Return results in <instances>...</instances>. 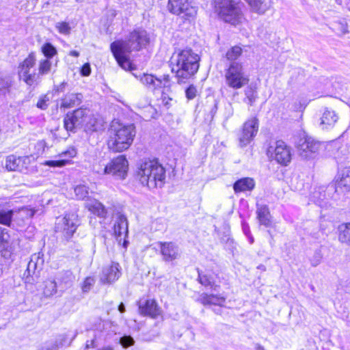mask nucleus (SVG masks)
Wrapping results in <instances>:
<instances>
[{"mask_svg":"<svg viewBox=\"0 0 350 350\" xmlns=\"http://www.w3.org/2000/svg\"><path fill=\"white\" fill-rule=\"evenodd\" d=\"M242 54V49L240 46H234L230 48L226 53V59L228 61V66L233 62H238L237 60Z\"/></svg>","mask_w":350,"mask_h":350,"instance_id":"473e14b6","label":"nucleus"},{"mask_svg":"<svg viewBox=\"0 0 350 350\" xmlns=\"http://www.w3.org/2000/svg\"><path fill=\"white\" fill-rule=\"evenodd\" d=\"M36 62V54L31 52L18 67V76L27 85L31 86L38 83V75L33 69Z\"/></svg>","mask_w":350,"mask_h":350,"instance_id":"6e6552de","label":"nucleus"},{"mask_svg":"<svg viewBox=\"0 0 350 350\" xmlns=\"http://www.w3.org/2000/svg\"><path fill=\"white\" fill-rule=\"evenodd\" d=\"M332 29L338 36H343L348 33V25L345 19L334 21L332 23Z\"/></svg>","mask_w":350,"mask_h":350,"instance_id":"f704fd0d","label":"nucleus"},{"mask_svg":"<svg viewBox=\"0 0 350 350\" xmlns=\"http://www.w3.org/2000/svg\"><path fill=\"white\" fill-rule=\"evenodd\" d=\"M199 55L191 49L180 50L170 58L172 72L176 74L178 83H185L192 77L199 68Z\"/></svg>","mask_w":350,"mask_h":350,"instance_id":"f03ea898","label":"nucleus"},{"mask_svg":"<svg viewBox=\"0 0 350 350\" xmlns=\"http://www.w3.org/2000/svg\"><path fill=\"white\" fill-rule=\"evenodd\" d=\"M134 342V339L131 336H124L120 339V343L124 348L132 346Z\"/></svg>","mask_w":350,"mask_h":350,"instance_id":"79ce46f5","label":"nucleus"},{"mask_svg":"<svg viewBox=\"0 0 350 350\" xmlns=\"http://www.w3.org/2000/svg\"><path fill=\"white\" fill-rule=\"evenodd\" d=\"M321 147V143L311 137L300 139L297 150L300 157L304 159L315 157Z\"/></svg>","mask_w":350,"mask_h":350,"instance_id":"4468645a","label":"nucleus"},{"mask_svg":"<svg viewBox=\"0 0 350 350\" xmlns=\"http://www.w3.org/2000/svg\"><path fill=\"white\" fill-rule=\"evenodd\" d=\"M76 198L83 200L88 197L89 188L85 185H79L75 187Z\"/></svg>","mask_w":350,"mask_h":350,"instance_id":"4c0bfd02","label":"nucleus"},{"mask_svg":"<svg viewBox=\"0 0 350 350\" xmlns=\"http://www.w3.org/2000/svg\"><path fill=\"white\" fill-rule=\"evenodd\" d=\"M256 350H265L264 347L260 344H256L255 345Z\"/></svg>","mask_w":350,"mask_h":350,"instance_id":"680f3d73","label":"nucleus"},{"mask_svg":"<svg viewBox=\"0 0 350 350\" xmlns=\"http://www.w3.org/2000/svg\"><path fill=\"white\" fill-rule=\"evenodd\" d=\"M49 101V99H46V96L43 98H41L38 100L37 103V107L40 108V109L44 110L48 107L47 102Z\"/></svg>","mask_w":350,"mask_h":350,"instance_id":"864d4df0","label":"nucleus"},{"mask_svg":"<svg viewBox=\"0 0 350 350\" xmlns=\"http://www.w3.org/2000/svg\"><path fill=\"white\" fill-rule=\"evenodd\" d=\"M91 73V68H90V64L88 63H86L85 64H83V66H82L81 69V75L83 76H89Z\"/></svg>","mask_w":350,"mask_h":350,"instance_id":"603ef678","label":"nucleus"},{"mask_svg":"<svg viewBox=\"0 0 350 350\" xmlns=\"http://www.w3.org/2000/svg\"><path fill=\"white\" fill-rule=\"evenodd\" d=\"M39 256L36 254H34L31 256V258L30 261L28 263L27 271L28 272V274L30 275L31 272L34 273V271L36 268L37 262H36L34 260H38Z\"/></svg>","mask_w":350,"mask_h":350,"instance_id":"c03bdc74","label":"nucleus"},{"mask_svg":"<svg viewBox=\"0 0 350 350\" xmlns=\"http://www.w3.org/2000/svg\"><path fill=\"white\" fill-rule=\"evenodd\" d=\"M43 285V294L46 297H50L57 293V283L55 280H46Z\"/></svg>","mask_w":350,"mask_h":350,"instance_id":"72a5a7b5","label":"nucleus"},{"mask_svg":"<svg viewBox=\"0 0 350 350\" xmlns=\"http://www.w3.org/2000/svg\"><path fill=\"white\" fill-rule=\"evenodd\" d=\"M255 187V181L253 178L246 177L237 180L233 185L235 193L251 191Z\"/></svg>","mask_w":350,"mask_h":350,"instance_id":"5701e85b","label":"nucleus"},{"mask_svg":"<svg viewBox=\"0 0 350 350\" xmlns=\"http://www.w3.org/2000/svg\"><path fill=\"white\" fill-rule=\"evenodd\" d=\"M251 10L259 14H263L271 5V0H245Z\"/></svg>","mask_w":350,"mask_h":350,"instance_id":"393cba45","label":"nucleus"},{"mask_svg":"<svg viewBox=\"0 0 350 350\" xmlns=\"http://www.w3.org/2000/svg\"><path fill=\"white\" fill-rule=\"evenodd\" d=\"M85 207L92 213L100 218H105L107 217V211L106 208L101 202L95 199L89 200L85 203Z\"/></svg>","mask_w":350,"mask_h":350,"instance_id":"aec40b11","label":"nucleus"},{"mask_svg":"<svg viewBox=\"0 0 350 350\" xmlns=\"http://www.w3.org/2000/svg\"><path fill=\"white\" fill-rule=\"evenodd\" d=\"M88 118H85V122H84V125L83 129L87 133H91L94 131H98L101 129V124L99 123L98 120L94 116V115L90 112V110L88 109V113H87Z\"/></svg>","mask_w":350,"mask_h":350,"instance_id":"bb28decb","label":"nucleus"},{"mask_svg":"<svg viewBox=\"0 0 350 350\" xmlns=\"http://www.w3.org/2000/svg\"><path fill=\"white\" fill-rule=\"evenodd\" d=\"M159 247L163 259L165 261L174 260L180 255L178 246L173 242H160Z\"/></svg>","mask_w":350,"mask_h":350,"instance_id":"f3484780","label":"nucleus"},{"mask_svg":"<svg viewBox=\"0 0 350 350\" xmlns=\"http://www.w3.org/2000/svg\"><path fill=\"white\" fill-rule=\"evenodd\" d=\"M103 167L96 170V172L100 174H109L113 176L116 179H124L128 173L129 162L124 155H119L113 159Z\"/></svg>","mask_w":350,"mask_h":350,"instance_id":"0eeeda50","label":"nucleus"},{"mask_svg":"<svg viewBox=\"0 0 350 350\" xmlns=\"http://www.w3.org/2000/svg\"><path fill=\"white\" fill-rule=\"evenodd\" d=\"M257 218L261 225L266 227L271 226V214L267 205L256 204Z\"/></svg>","mask_w":350,"mask_h":350,"instance_id":"4be33fe9","label":"nucleus"},{"mask_svg":"<svg viewBox=\"0 0 350 350\" xmlns=\"http://www.w3.org/2000/svg\"><path fill=\"white\" fill-rule=\"evenodd\" d=\"M78 223L79 219L76 214H66L64 217L57 219L55 230L57 233H60L64 239L68 241L76 232Z\"/></svg>","mask_w":350,"mask_h":350,"instance_id":"1a4fd4ad","label":"nucleus"},{"mask_svg":"<svg viewBox=\"0 0 350 350\" xmlns=\"http://www.w3.org/2000/svg\"><path fill=\"white\" fill-rule=\"evenodd\" d=\"M114 234L117 240L120 242L122 239V235L124 237L128 234V221L127 218L124 215H120L113 226Z\"/></svg>","mask_w":350,"mask_h":350,"instance_id":"6ab92c4d","label":"nucleus"},{"mask_svg":"<svg viewBox=\"0 0 350 350\" xmlns=\"http://www.w3.org/2000/svg\"><path fill=\"white\" fill-rule=\"evenodd\" d=\"M135 133V127L133 124H112L109 130V149L115 152L127 150L132 144Z\"/></svg>","mask_w":350,"mask_h":350,"instance_id":"20e7f679","label":"nucleus"},{"mask_svg":"<svg viewBox=\"0 0 350 350\" xmlns=\"http://www.w3.org/2000/svg\"><path fill=\"white\" fill-rule=\"evenodd\" d=\"M161 100L163 105L167 108H169L171 105L170 101L172 100V98L167 96L165 94H163L161 96Z\"/></svg>","mask_w":350,"mask_h":350,"instance_id":"5fc2aeb1","label":"nucleus"},{"mask_svg":"<svg viewBox=\"0 0 350 350\" xmlns=\"http://www.w3.org/2000/svg\"><path fill=\"white\" fill-rule=\"evenodd\" d=\"M120 269V265L113 262L110 265L104 267L100 276V282L104 284L114 282L121 275Z\"/></svg>","mask_w":350,"mask_h":350,"instance_id":"2eb2a0df","label":"nucleus"},{"mask_svg":"<svg viewBox=\"0 0 350 350\" xmlns=\"http://www.w3.org/2000/svg\"><path fill=\"white\" fill-rule=\"evenodd\" d=\"M118 310L121 312V313H123L125 312L126 309H125V306L124 304L121 302L119 306H118Z\"/></svg>","mask_w":350,"mask_h":350,"instance_id":"13d9d810","label":"nucleus"},{"mask_svg":"<svg viewBox=\"0 0 350 350\" xmlns=\"http://www.w3.org/2000/svg\"><path fill=\"white\" fill-rule=\"evenodd\" d=\"M242 230L246 236L250 235L251 232L248 224L245 222H242Z\"/></svg>","mask_w":350,"mask_h":350,"instance_id":"6e6d98bb","label":"nucleus"},{"mask_svg":"<svg viewBox=\"0 0 350 350\" xmlns=\"http://www.w3.org/2000/svg\"><path fill=\"white\" fill-rule=\"evenodd\" d=\"M149 40L150 38L146 30L136 29L130 33L126 40L112 42L110 49L119 66L126 70L131 65L127 53L133 51H139L149 43Z\"/></svg>","mask_w":350,"mask_h":350,"instance_id":"f257e3e1","label":"nucleus"},{"mask_svg":"<svg viewBox=\"0 0 350 350\" xmlns=\"http://www.w3.org/2000/svg\"><path fill=\"white\" fill-rule=\"evenodd\" d=\"M41 51L45 57V59H51L57 54V49L50 42L44 43L41 47Z\"/></svg>","mask_w":350,"mask_h":350,"instance_id":"c9c22d12","label":"nucleus"},{"mask_svg":"<svg viewBox=\"0 0 350 350\" xmlns=\"http://www.w3.org/2000/svg\"><path fill=\"white\" fill-rule=\"evenodd\" d=\"M9 238L7 229L0 227V245L8 243Z\"/></svg>","mask_w":350,"mask_h":350,"instance_id":"a18cd8bd","label":"nucleus"},{"mask_svg":"<svg viewBox=\"0 0 350 350\" xmlns=\"http://www.w3.org/2000/svg\"><path fill=\"white\" fill-rule=\"evenodd\" d=\"M340 181L341 184H343L345 186L347 185L348 183H350V167L345 168L342 171Z\"/></svg>","mask_w":350,"mask_h":350,"instance_id":"37998d69","label":"nucleus"},{"mask_svg":"<svg viewBox=\"0 0 350 350\" xmlns=\"http://www.w3.org/2000/svg\"><path fill=\"white\" fill-rule=\"evenodd\" d=\"M63 345V342H58L57 340L52 341L50 342H48L45 345L44 349L46 350H57L59 349V347Z\"/></svg>","mask_w":350,"mask_h":350,"instance_id":"09e8293b","label":"nucleus"},{"mask_svg":"<svg viewBox=\"0 0 350 350\" xmlns=\"http://www.w3.org/2000/svg\"><path fill=\"white\" fill-rule=\"evenodd\" d=\"M88 108L80 107L66 113L64 119V126L67 131L75 133L77 129H82L85 118H88Z\"/></svg>","mask_w":350,"mask_h":350,"instance_id":"9b49d317","label":"nucleus"},{"mask_svg":"<svg viewBox=\"0 0 350 350\" xmlns=\"http://www.w3.org/2000/svg\"><path fill=\"white\" fill-rule=\"evenodd\" d=\"M196 93L197 90L193 85H189L185 90L186 96L189 100L193 99L196 96Z\"/></svg>","mask_w":350,"mask_h":350,"instance_id":"8fccbe9b","label":"nucleus"},{"mask_svg":"<svg viewBox=\"0 0 350 350\" xmlns=\"http://www.w3.org/2000/svg\"><path fill=\"white\" fill-rule=\"evenodd\" d=\"M137 306L142 315L155 318L160 314L159 308L154 299L142 298L137 302Z\"/></svg>","mask_w":350,"mask_h":350,"instance_id":"dca6fc26","label":"nucleus"},{"mask_svg":"<svg viewBox=\"0 0 350 350\" xmlns=\"http://www.w3.org/2000/svg\"><path fill=\"white\" fill-rule=\"evenodd\" d=\"M52 69V62L50 59H42L38 64V83L40 82L41 76L48 75Z\"/></svg>","mask_w":350,"mask_h":350,"instance_id":"2f4dec72","label":"nucleus"},{"mask_svg":"<svg viewBox=\"0 0 350 350\" xmlns=\"http://www.w3.org/2000/svg\"><path fill=\"white\" fill-rule=\"evenodd\" d=\"M66 85V83L62 82L59 85H57L54 88V91L55 92H62L64 91L65 86Z\"/></svg>","mask_w":350,"mask_h":350,"instance_id":"4d7b16f0","label":"nucleus"},{"mask_svg":"<svg viewBox=\"0 0 350 350\" xmlns=\"http://www.w3.org/2000/svg\"><path fill=\"white\" fill-rule=\"evenodd\" d=\"M215 3L216 11L225 22L236 25L243 21L244 17L239 2L235 0H221Z\"/></svg>","mask_w":350,"mask_h":350,"instance_id":"39448f33","label":"nucleus"},{"mask_svg":"<svg viewBox=\"0 0 350 350\" xmlns=\"http://www.w3.org/2000/svg\"><path fill=\"white\" fill-rule=\"evenodd\" d=\"M226 298L221 295L211 294V305L221 306L225 302Z\"/></svg>","mask_w":350,"mask_h":350,"instance_id":"de8ad7c7","label":"nucleus"},{"mask_svg":"<svg viewBox=\"0 0 350 350\" xmlns=\"http://www.w3.org/2000/svg\"><path fill=\"white\" fill-rule=\"evenodd\" d=\"M70 55L74 56V57H79V53L77 51H71L69 53Z\"/></svg>","mask_w":350,"mask_h":350,"instance_id":"bf43d9fd","label":"nucleus"},{"mask_svg":"<svg viewBox=\"0 0 350 350\" xmlns=\"http://www.w3.org/2000/svg\"><path fill=\"white\" fill-rule=\"evenodd\" d=\"M13 211L10 209H0V224L10 226L13 217Z\"/></svg>","mask_w":350,"mask_h":350,"instance_id":"e433bc0d","label":"nucleus"},{"mask_svg":"<svg viewBox=\"0 0 350 350\" xmlns=\"http://www.w3.org/2000/svg\"><path fill=\"white\" fill-rule=\"evenodd\" d=\"M338 117L333 110L325 109L321 118V126L323 129H329L337 122Z\"/></svg>","mask_w":350,"mask_h":350,"instance_id":"412c9836","label":"nucleus"},{"mask_svg":"<svg viewBox=\"0 0 350 350\" xmlns=\"http://www.w3.org/2000/svg\"><path fill=\"white\" fill-rule=\"evenodd\" d=\"M338 239L342 243L350 245V223L342 224L338 227Z\"/></svg>","mask_w":350,"mask_h":350,"instance_id":"c756f323","label":"nucleus"},{"mask_svg":"<svg viewBox=\"0 0 350 350\" xmlns=\"http://www.w3.org/2000/svg\"><path fill=\"white\" fill-rule=\"evenodd\" d=\"M245 98L243 101L248 104L250 106H253L256 99L258 98L257 88L255 85H248L244 90Z\"/></svg>","mask_w":350,"mask_h":350,"instance_id":"c85d7f7f","label":"nucleus"},{"mask_svg":"<svg viewBox=\"0 0 350 350\" xmlns=\"http://www.w3.org/2000/svg\"><path fill=\"white\" fill-rule=\"evenodd\" d=\"M258 131V120L253 118L246 121L238 134L239 145L241 147H245L249 144L256 136Z\"/></svg>","mask_w":350,"mask_h":350,"instance_id":"ddd939ff","label":"nucleus"},{"mask_svg":"<svg viewBox=\"0 0 350 350\" xmlns=\"http://www.w3.org/2000/svg\"><path fill=\"white\" fill-rule=\"evenodd\" d=\"M95 283V280L92 277H87L83 281L81 289L83 293H88L90 291L92 287L94 286Z\"/></svg>","mask_w":350,"mask_h":350,"instance_id":"ea45409f","label":"nucleus"},{"mask_svg":"<svg viewBox=\"0 0 350 350\" xmlns=\"http://www.w3.org/2000/svg\"><path fill=\"white\" fill-rule=\"evenodd\" d=\"M29 159L25 157H16L15 155H9L5 160V167L9 171L23 172L27 170V161Z\"/></svg>","mask_w":350,"mask_h":350,"instance_id":"a211bd4d","label":"nucleus"},{"mask_svg":"<svg viewBox=\"0 0 350 350\" xmlns=\"http://www.w3.org/2000/svg\"><path fill=\"white\" fill-rule=\"evenodd\" d=\"M169 81V76L164 77V83L163 85H166V83Z\"/></svg>","mask_w":350,"mask_h":350,"instance_id":"0e129e2a","label":"nucleus"},{"mask_svg":"<svg viewBox=\"0 0 350 350\" xmlns=\"http://www.w3.org/2000/svg\"><path fill=\"white\" fill-rule=\"evenodd\" d=\"M238 95V92H234L232 95L233 98Z\"/></svg>","mask_w":350,"mask_h":350,"instance_id":"774afa93","label":"nucleus"},{"mask_svg":"<svg viewBox=\"0 0 350 350\" xmlns=\"http://www.w3.org/2000/svg\"><path fill=\"white\" fill-rule=\"evenodd\" d=\"M137 173L141 183L150 189L161 187L164 184L165 170L156 160H142Z\"/></svg>","mask_w":350,"mask_h":350,"instance_id":"7ed1b4c3","label":"nucleus"},{"mask_svg":"<svg viewBox=\"0 0 350 350\" xmlns=\"http://www.w3.org/2000/svg\"><path fill=\"white\" fill-rule=\"evenodd\" d=\"M60 285L62 284H64L65 287H69L71 286L72 280H73V275L71 271H66L61 273V276L59 278H58Z\"/></svg>","mask_w":350,"mask_h":350,"instance_id":"58836bf2","label":"nucleus"},{"mask_svg":"<svg viewBox=\"0 0 350 350\" xmlns=\"http://www.w3.org/2000/svg\"><path fill=\"white\" fill-rule=\"evenodd\" d=\"M248 76L243 70L240 62H233L228 65L225 72L226 84L233 90L242 88L249 82Z\"/></svg>","mask_w":350,"mask_h":350,"instance_id":"423d86ee","label":"nucleus"},{"mask_svg":"<svg viewBox=\"0 0 350 350\" xmlns=\"http://www.w3.org/2000/svg\"><path fill=\"white\" fill-rule=\"evenodd\" d=\"M11 86V81H7L5 83L4 88H9Z\"/></svg>","mask_w":350,"mask_h":350,"instance_id":"e2e57ef3","label":"nucleus"},{"mask_svg":"<svg viewBox=\"0 0 350 350\" xmlns=\"http://www.w3.org/2000/svg\"><path fill=\"white\" fill-rule=\"evenodd\" d=\"M268 154L278 163L287 166L292 159V150L284 142L279 140L270 146L267 150Z\"/></svg>","mask_w":350,"mask_h":350,"instance_id":"9d476101","label":"nucleus"},{"mask_svg":"<svg viewBox=\"0 0 350 350\" xmlns=\"http://www.w3.org/2000/svg\"><path fill=\"white\" fill-rule=\"evenodd\" d=\"M322 259V255L321 254L320 251H315L314 253L313 256L310 259V262L312 266L317 267L319 265Z\"/></svg>","mask_w":350,"mask_h":350,"instance_id":"49530a36","label":"nucleus"},{"mask_svg":"<svg viewBox=\"0 0 350 350\" xmlns=\"http://www.w3.org/2000/svg\"><path fill=\"white\" fill-rule=\"evenodd\" d=\"M94 341L92 340H91L90 342L89 341H87V343H86V349H88L91 347H93V344H94Z\"/></svg>","mask_w":350,"mask_h":350,"instance_id":"052dcab7","label":"nucleus"},{"mask_svg":"<svg viewBox=\"0 0 350 350\" xmlns=\"http://www.w3.org/2000/svg\"><path fill=\"white\" fill-rule=\"evenodd\" d=\"M198 280L202 285L205 287H210L214 291H217V288L219 286L215 284V280L211 275L203 273L199 270L198 271Z\"/></svg>","mask_w":350,"mask_h":350,"instance_id":"7c9ffc66","label":"nucleus"},{"mask_svg":"<svg viewBox=\"0 0 350 350\" xmlns=\"http://www.w3.org/2000/svg\"><path fill=\"white\" fill-rule=\"evenodd\" d=\"M75 154H76V151L75 149L72 148L71 150L63 152L62 154H59L60 157H68V158L60 159L58 160L46 161L44 162V165L49 166V167H63V166L66 165V164H68L70 162L69 159L74 157L75 156Z\"/></svg>","mask_w":350,"mask_h":350,"instance_id":"b1692460","label":"nucleus"},{"mask_svg":"<svg viewBox=\"0 0 350 350\" xmlns=\"http://www.w3.org/2000/svg\"><path fill=\"white\" fill-rule=\"evenodd\" d=\"M141 82L149 89L155 90L161 88L163 85L161 79L154 77L152 75L144 74L140 78Z\"/></svg>","mask_w":350,"mask_h":350,"instance_id":"cd10ccee","label":"nucleus"},{"mask_svg":"<svg viewBox=\"0 0 350 350\" xmlns=\"http://www.w3.org/2000/svg\"><path fill=\"white\" fill-rule=\"evenodd\" d=\"M198 301L203 305H211V294L202 293L198 297Z\"/></svg>","mask_w":350,"mask_h":350,"instance_id":"3c124183","label":"nucleus"},{"mask_svg":"<svg viewBox=\"0 0 350 350\" xmlns=\"http://www.w3.org/2000/svg\"><path fill=\"white\" fill-rule=\"evenodd\" d=\"M249 238H250V243H253L254 242V238L252 237V235H249L247 236Z\"/></svg>","mask_w":350,"mask_h":350,"instance_id":"69168bd1","label":"nucleus"},{"mask_svg":"<svg viewBox=\"0 0 350 350\" xmlns=\"http://www.w3.org/2000/svg\"><path fill=\"white\" fill-rule=\"evenodd\" d=\"M83 99L81 94H68L61 100V107L64 108H71L79 105Z\"/></svg>","mask_w":350,"mask_h":350,"instance_id":"a878e982","label":"nucleus"},{"mask_svg":"<svg viewBox=\"0 0 350 350\" xmlns=\"http://www.w3.org/2000/svg\"><path fill=\"white\" fill-rule=\"evenodd\" d=\"M55 27L60 33L68 35L70 33L71 28L69 24L66 22L57 23Z\"/></svg>","mask_w":350,"mask_h":350,"instance_id":"a19ab883","label":"nucleus"},{"mask_svg":"<svg viewBox=\"0 0 350 350\" xmlns=\"http://www.w3.org/2000/svg\"><path fill=\"white\" fill-rule=\"evenodd\" d=\"M127 244H128V241H126L124 239V243H123V246L124 247H127Z\"/></svg>","mask_w":350,"mask_h":350,"instance_id":"338daca9","label":"nucleus"},{"mask_svg":"<svg viewBox=\"0 0 350 350\" xmlns=\"http://www.w3.org/2000/svg\"><path fill=\"white\" fill-rule=\"evenodd\" d=\"M167 7L171 13L183 18L194 16L197 12L189 0H168Z\"/></svg>","mask_w":350,"mask_h":350,"instance_id":"f8f14e48","label":"nucleus"}]
</instances>
